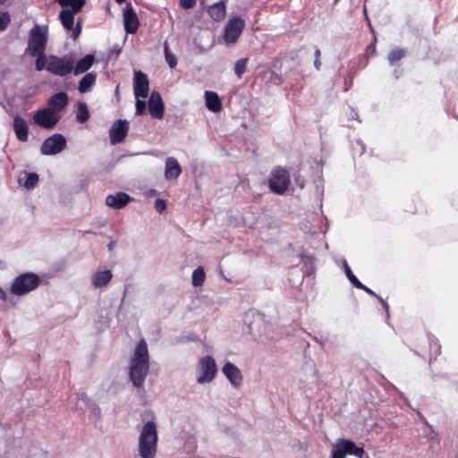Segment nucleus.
<instances>
[{
    "label": "nucleus",
    "mask_w": 458,
    "mask_h": 458,
    "mask_svg": "<svg viewBox=\"0 0 458 458\" xmlns=\"http://www.w3.org/2000/svg\"><path fill=\"white\" fill-rule=\"evenodd\" d=\"M314 66L315 68L318 71L320 70V67H321V62H320V59H315L314 60Z\"/></svg>",
    "instance_id": "46"
},
{
    "label": "nucleus",
    "mask_w": 458,
    "mask_h": 458,
    "mask_svg": "<svg viewBox=\"0 0 458 458\" xmlns=\"http://www.w3.org/2000/svg\"><path fill=\"white\" fill-rule=\"evenodd\" d=\"M303 186H304V183H303V182H301V183L300 184V187H301V188H303Z\"/></svg>",
    "instance_id": "52"
},
{
    "label": "nucleus",
    "mask_w": 458,
    "mask_h": 458,
    "mask_svg": "<svg viewBox=\"0 0 458 458\" xmlns=\"http://www.w3.org/2000/svg\"><path fill=\"white\" fill-rule=\"evenodd\" d=\"M77 13H73V10H62L60 12L59 17L60 21L64 29L67 30H72L74 27V15Z\"/></svg>",
    "instance_id": "23"
},
{
    "label": "nucleus",
    "mask_w": 458,
    "mask_h": 458,
    "mask_svg": "<svg viewBox=\"0 0 458 458\" xmlns=\"http://www.w3.org/2000/svg\"><path fill=\"white\" fill-rule=\"evenodd\" d=\"M131 200V198L127 193L119 191L115 194L107 195L106 198V204L114 209H121Z\"/></svg>",
    "instance_id": "16"
},
{
    "label": "nucleus",
    "mask_w": 458,
    "mask_h": 458,
    "mask_svg": "<svg viewBox=\"0 0 458 458\" xmlns=\"http://www.w3.org/2000/svg\"><path fill=\"white\" fill-rule=\"evenodd\" d=\"M320 50L319 49H316L315 50V53H314V55H315V59H320Z\"/></svg>",
    "instance_id": "47"
},
{
    "label": "nucleus",
    "mask_w": 458,
    "mask_h": 458,
    "mask_svg": "<svg viewBox=\"0 0 458 458\" xmlns=\"http://www.w3.org/2000/svg\"><path fill=\"white\" fill-rule=\"evenodd\" d=\"M371 31L373 32V40L366 48V54L368 55H374L376 54L377 37H376L375 31L372 28H371Z\"/></svg>",
    "instance_id": "39"
},
{
    "label": "nucleus",
    "mask_w": 458,
    "mask_h": 458,
    "mask_svg": "<svg viewBox=\"0 0 458 458\" xmlns=\"http://www.w3.org/2000/svg\"><path fill=\"white\" fill-rule=\"evenodd\" d=\"M66 146L65 138L59 133L47 138L40 147L43 155L50 156L60 153Z\"/></svg>",
    "instance_id": "9"
},
{
    "label": "nucleus",
    "mask_w": 458,
    "mask_h": 458,
    "mask_svg": "<svg viewBox=\"0 0 458 458\" xmlns=\"http://www.w3.org/2000/svg\"><path fill=\"white\" fill-rule=\"evenodd\" d=\"M118 4H123L124 3L126 0H115Z\"/></svg>",
    "instance_id": "51"
},
{
    "label": "nucleus",
    "mask_w": 458,
    "mask_h": 458,
    "mask_svg": "<svg viewBox=\"0 0 458 458\" xmlns=\"http://www.w3.org/2000/svg\"><path fill=\"white\" fill-rule=\"evenodd\" d=\"M259 76L266 80L267 82L272 83L275 85H280L283 83L282 75L276 73L271 69L265 70L260 72Z\"/></svg>",
    "instance_id": "27"
},
{
    "label": "nucleus",
    "mask_w": 458,
    "mask_h": 458,
    "mask_svg": "<svg viewBox=\"0 0 458 458\" xmlns=\"http://www.w3.org/2000/svg\"><path fill=\"white\" fill-rule=\"evenodd\" d=\"M94 61H95V57L93 55H91V54L86 55L77 63V64L75 66L73 65V70H72L73 73L75 75H79L83 72H86L87 71H89L91 68Z\"/></svg>",
    "instance_id": "22"
},
{
    "label": "nucleus",
    "mask_w": 458,
    "mask_h": 458,
    "mask_svg": "<svg viewBox=\"0 0 458 458\" xmlns=\"http://www.w3.org/2000/svg\"><path fill=\"white\" fill-rule=\"evenodd\" d=\"M406 55V50L400 47L393 48L388 55L387 60L391 65H394L397 62L403 59Z\"/></svg>",
    "instance_id": "29"
},
{
    "label": "nucleus",
    "mask_w": 458,
    "mask_h": 458,
    "mask_svg": "<svg viewBox=\"0 0 458 458\" xmlns=\"http://www.w3.org/2000/svg\"><path fill=\"white\" fill-rule=\"evenodd\" d=\"M148 112L153 118L161 119L164 116V103L158 92L153 91L148 99Z\"/></svg>",
    "instance_id": "14"
},
{
    "label": "nucleus",
    "mask_w": 458,
    "mask_h": 458,
    "mask_svg": "<svg viewBox=\"0 0 458 458\" xmlns=\"http://www.w3.org/2000/svg\"><path fill=\"white\" fill-rule=\"evenodd\" d=\"M205 281V272L202 267H199L192 273L193 286H201Z\"/></svg>",
    "instance_id": "33"
},
{
    "label": "nucleus",
    "mask_w": 458,
    "mask_h": 458,
    "mask_svg": "<svg viewBox=\"0 0 458 458\" xmlns=\"http://www.w3.org/2000/svg\"><path fill=\"white\" fill-rule=\"evenodd\" d=\"M59 4L63 7H71L73 13H79L81 11L85 4V0H56Z\"/></svg>",
    "instance_id": "28"
},
{
    "label": "nucleus",
    "mask_w": 458,
    "mask_h": 458,
    "mask_svg": "<svg viewBox=\"0 0 458 458\" xmlns=\"http://www.w3.org/2000/svg\"><path fill=\"white\" fill-rule=\"evenodd\" d=\"M89 112L88 110V106H87L86 103L80 102L78 110H77V114H76V120L80 123H84L85 122H87L89 120Z\"/></svg>",
    "instance_id": "31"
},
{
    "label": "nucleus",
    "mask_w": 458,
    "mask_h": 458,
    "mask_svg": "<svg viewBox=\"0 0 458 458\" xmlns=\"http://www.w3.org/2000/svg\"><path fill=\"white\" fill-rule=\"evenodd\" d=\"M129 131V123L125 120H118L110 129V141L117 144L124 140Z\"/></svg>",
    "instance_id": "12"
},
{
    "label": "nucleus",
    "mask_w": 458,
    "mask_h": 458,
    "mask_svg": "<svg viewBox=\"0 0 458 458\" xmlns=\"http://www.w3.org/2000/svg\"><path fill=\"white\" fill-rule=\"evenodd\" d=\"M7 293L4 291V288H0V300L6 301Z\"/></svg>",
    "instance_id": "45"
},
{
    "label": "nucleus",
    "mask_w": 458,
    "mask_h": 458,
    "mask_svg": "<svg viewBox=\"0 0 458 458\" xmlns=\"http://www.w3.org/2000/svg\"><path fill=\"white\" fill-rule=\"evenodd\" d=\"M136 114H143L146 111V103L143 99H137L136 101Z\"/></svg>",
    "instance_id": "41"
},
{
    "label": "nucleus",
    "mask_w": 458,
    "mask_h": 458,
    "mask_svg": "<svg viewBox=\"0 0 458 458\" xmlns=\"http://www.w3.org/2000/svg\"><path fill=\"white\" fill-rule=\"evenodd\" d=\"M291 177L289 171L282 166L274 168L268 179V186L272 192L282 195L289 188Z\"/></svg>",
    "instance_id": "3"
},
{
    "label": "nucleus",
    "mask_w": 458,
    "mask_h": 458,
    "mask_svg": "<svg viewBox=\"0 0 458 458\" xmlns=\"http://www.w3.org/2000/svg\"><path fill=\"white\" fill-rule=\"evenodd\" d=\"M40 279L34 273H24L16 277L11 286H38Z\"/></svg>",
    "instance_id": "18"
},
{
    "label": "nucleus",
    "mask_w": 458,
    "mask_h": 458,
    "mask_svg": "<svg viewBox=\"0 0 458 458\" xmlns=\"http://www.w3.org/2000/svg\"><path fill=\"white\" fill-rule=\"evenodd\" d=\"M196 4V0H180V5L184 9L192 8Z\"/></svg>",
    "instance_id": "43"
},
{
    "label": "nucleus",
    "mask_w": 458,
    "mask_h": 458,
    "mask_svg": "<svg viewBox=\"0 0 458 458\" xmlns=\"http://www.w3.org/2000/svg\"><path fill=\"white\" fill-rule=\"evenodd\" d=\"M96 74L89 72L80 81L78 89L81 93L88 92L96 82Z\"/></svg>",
    "instance_id": "25"
},
{
    "label": "nucleus",
    "mask_w": 458,
    "mask_h": 458,
    "mask_svg": "<svg viewBox=\"0 0 458 458\" xmlns=\"http://www.w3.org/2000/svg\"><path fill=\"white\" fill-rule=\"evenodd\" d=\"M182 174V168L174 157H168L165 160V177L167 180L177 179Z\"/></svg>",
    "instance_id": "19"
},
{
    "label": "nucleus",
    "mask_w": 458,
    "mask_h": 458,
    "mask_svg": "<svg viewBox=\"0 0 458 458\" xmlns=\"http://www.w3.org/2000/svg\"><path fill=\"white\" fill-rule=\"evenodd\" d=\"M149 372V354L144 339L138 342L131 358L129 377L132 385L140 388Z\"/></svg>",
    "instance_id": "1"
},
{
    "label": "nucleus",
    "mask_w": 458,
    "mask_h": 458,
    "mask_svg": "<svg viewBox=\"0 0 458 458\" xmlns=\"http://www.w3.org/2000/svg\"><path fill=\"white\" fill-rule=\"evenodd\" d=\"M32 119L33 123L38 126L50 130L59 122L60 115L54 114L51 109L41 108L33 114Z\"/></svg>",
    "instance_id": "8"
},
{
    "label": "nucleus",
    "mask_w": 458,
    "mask_h": 458,
    "mask_svg": "<svg viewBox=\"0 0 458 458\" xmlns=\"http://www.w3.org/2000/svg\"><path fill=\"white\" fill-rule=\"evenodd\" d=\"M217 367L215 359L209 355L202 357L197 367V382L205 384L211 382L216 376Z\"/></svg>",
    "instance_id": "6"
},
{
    "label": "nucleus",
    "mask_w": 458,
    "mask_h": 458,
    "mask_svg": "<svg viewBox=\"0 0 458 458\" xmlns=\"http://www.w3.org/2000/svg\"><path fill=\"white\" fill-rule=\"evenodd\" d=\"M35 288H9L10 293L17 296L24 295Z\"/></svg>",
    "instance_id": "40"
},
{
    "label": "nucleus",
    "mask_w": 458,
    "mask_h": 458,
    "mask_svg": "<svg viewBox=\"0 0 458 458\" xmlns=\"http://www.w3.org/2000/svg\"><path fill=\"white\" fill-rule=\"evenodd\" d=\"M208 13L215 21H224L226 15L225 3L224 1H220L210 5L208 9Z\"/></svg>",
    "instance_id": "20"
},
{
    "label": "nucleus",
    "mask_w": 458,
    "mask_h": 458,
    "mask_svg": "<svg viewBox=\"0 0 458 458\" xmlns=\"http://www.w3.org/2000/svg\"><path fill=\"white\" fill-rule=\"evenodd\" d=\"M72 30V38L73 39L78 38L81 32V26L80 22H78L76 27L73 28Z\"/></svg>",
    "instance_id": "44"
},
{
    "label": "nucleus",
    "mask_w": 458,
    "mask_h": 458,
    "mask_svg": "<svg viewBox=\"0 0 458 458\" xmlns=\"http://www.w3.org/2000/svg\"><path fill=\"white\" fill-rule=\"evenodd\" d=\"M11 23V16L8 12H0V32L5 30Z\"/></svg>",
    "instance_id": "37"
},
{
    "label": "nucleus",
    "mask_w": 458,
    "mask_h": 458,
    "mask_svg": "<svg viewBox=\"0 0 458 458\" xmlns=\"http://www.w3.org/2000/svg\"><path fill=\"white\" fill-rule=\"evenodd\" d=\"M123 24L124 30L128 34H134L139 29V19L131 3L126 4L123 11Z\"/></svg>",
    "instance_id": "11"
},
{
    "label": "nucleus",
    "mask_w": 458,
    "mask_h": 458,
    "mask_svg": "<svg viewBox=\"0 0 458 458\" xmlns=\"http://www.w3.org/2000/svg\"><path fill=\"white\" fill-rule=\"evenodd\" d=\"M343 444H345L347 454L354 455L358 458H369V456L365 453L363 447L357 446L352 440L344 439Z\"/></svg>",
    "instance_id": "24"
},
{
    "label": "nucleus",
    "mask_w": 458,
    "mask_h": 458,
    "mask_svg": "<svg viewBox=\"0 0 458 458\" xmlns=\"http://www.w3.org/2000/svg\"><path fill=\"white\" fill-rule=\"evenodd\" d=\"M343 441H344V438H339L336 444L334 445L331 458H345L347 452L345 444H343Z\"/></svg>",
    "instance_id": "30"
},
{
    "label": "nucleus",
    "mask_w": 458,
    "mask_h": 458,
    "mask_svg": "<svg viewBox=\"0 0 458 458\" xmlns=\"http://www.w3.org/2000/svg\"><path fill=\"white\" fill-rule=\"evenodd\" d=\"M248 62H249V58H247V57L241 58L236 61V63L234 64V73L236 74V76L239 79H241L242 77L243 73L246 72Z\"/></svg>",
    "instance_id": "32"
},
{
    "label": "nucleus",
    "mask_w": 458,
    "mask_h": 458,
    "mask_svg": "<svg viewBox=\"0 0 458 458\" xmlns=\"http://www.w3.org/2000/svg\"><path fill=\"white\" fill-rule=\"evenodd\" d=\"M381 302H382V304L384 305V307H385L386 309H387V308H388V306H387V303H386V302H385V301H382V300H381Z\"/></svg>",
    "instance_id": "50"
},
{
    "label": "nucleus",
    "mask_w": 458,
    "mask_h": 458,
    "mask_svg": "<svg viewBox=\"0 0 458 458\" xmlns=\"http://www.w3.org/2000/svg\"><path fill=\"white\" fill-rule=\"evenodd\" d=\"M154 207L158 213H162L166 208V202L163 199H157Z\"/></svg>",
    "instance_id": "42"
},
{
    "label": "nucleus",
    "mask_w": 458,
    "mask_h": 458,
    "mask_svg": "<svg viewBox=\"0 0 458 458\" xmlns=\"http://www.w3.org/2000/svg\"><path fill=\"white\" fill-rule=\"evenodd\" d=\"M47 43V27L35 24L30 31L28 49L31 55L43 54Z\"/></svg>",
    "instance_id": "4"
},
{
    "label": "nucleus",
    "mask_w": 458,
    "mask_h": 458,
    "mask_svg": "<svg viewBox=\"0 0 458 458\" xmlns=\"http://www.w3.org/2000/svg\"><path fill=\"white\" fill-rule=\"evenodd\" d=\"M38 175L36 173H27L23 186L26 189H33L38 182Z\"/></svg>",
    "instance_id": "35"
},
{
    "label": "nucleus",
    "mask_w": 458,
    "mask_h": 458,
    "mask_svg": "<svg viewBox=\"0 0 458 458\" xmlns=\"http://www.w3.org/2000/svg\"><path fill=\"white\" fill-rule=\"evenodd\" d=\"M363 289H364L367 293H369V294H374L370 288L366 287V288H363Z\"/></svg>",
    "instance_id": "48"
},
{
    "label": "nucleus",
    "mask_w": 458,
    "mask_h": 458,
    "mask_svg": "<svg viewBox=\"0 0 458 458\" xmlns=\"http://www.w3.org/2000/svg\"><path fill=\"white\" fill-rule=\"evenodd\" d=\"M164 48H165V60H166L168 65L171 68H174L177 64V59H176L175 55L170 52L168 45L166 43H165Z\"/></svg>",
    "instance_id": "36"
},
{
    "label": "nucleus",
    "mask_w": 458,
    "mask_h": 458,
    "mask_svg": "<svg viewBox=\"0 0 458 458\" xmlns=\"http://www.w3.org/2000/svg\"><path fill=\"white\" fill-rule=\"evenodd\" d=\"M338 0H335V2H337Z\"/></svg>",
    "instance_id": "53"
},
{
    "label": "nucleus",
    "mask_w": 458,
    "mask_h": 458,
    "mask_svg": "<svg viewBox=\"0 0 458 458\" xmlns=\"http://www.w3.org/2000/svg\"><path fill=\"white\" fill-rule=\"evenodd\" d=\"M222 372L234 387L238 388L242 384L241 370L233 363L225 362L222 368Z\"/></svg>",
    "instance_id": "13"
},
{
    "label": "nucleus",
    "mask_w": 458,
    "mask_h": 458,
    "mask_svg": "<svg viewBox=\"0 0 458 458\" xmlns=\"http://www.w3.org/2000/svg\"><path fill=\"white\" fill-rule=\"evenodd\" d=\"M13 128L15 133L16 138L21 141L26 142L29 139V126L27 124L26 120L20 116L16 115L13 117Z\"/></svg>",
    "instance_id": "15"
},
{
    "label": "nucleus",
    "mask_w": 458,
    "mask_h": 458,
    "mask_svg": "<svg viewBox=\"0 0 458 458\" xmlns=\"http://www.w3.org/2000/svg\"><path fill=\"white\" fill-rule=\"evenodd\" d=\"M47 105L48 109L57 114L68 105V96L65 92L55 93L48 99Z\"/></svg>",
    "instance_id": "17"
},
{
    "label": "nucleus",
    "mask_w": 458,
    "mask_h": 458,
    "mask_svg": "<svg viewBox=\"0 0 458 458\" xmlns=\"http://www.w3.org/2000/svg\"><path fill=\"white\" fill-rule=\"evenodd\" d=\"M8 0H0V5H4Z\"/></svg>",
    "instance_id": "49"
},
{
    "label": "nucleus",
    "mask_w": 458,
    "mask_h": 458,
    "mask_svg": "<svg viewBox=\"0 0 458 458\" xmlns=\"http://www.w3.org/2000/svg\"><path fill=\"white\" fill-rule=\"evenodd\" d=\"M344 268L346 276L350 280V282L352 284L353 286H365L362 283L360 282V280L353 275L351 267L347 264L346 261L344 262Z\"/></svg>",
    "instance_id": "34"
},
{
    "label": "nucleus",
    "mask_w": 458,
    "mask_h": 458,
    "mask_svg": "<svg viewBox=\"0 0 458 458\" xmlns=\"http://www.w3.org/2000/svg\"><path fill=\"white\" fill-rule=\"evenodd\" d=\"M34 56H37V61H36V69L38 71H42L43 69H47V62L48 60H47V57L45 55V52H43V54H35Z\"/></svg>",
    "instance_id": "38"
},
{
    "label": "nucleus",
    "mask_w": 458,
    "mask_h": 458,
    "mask_svg": "<svg viewBox=\"0 0 458 458\" xmlns=\"http://www.w3.org/2000/svg\"><path fill=\"white\" fill-rule=\"evenodd\" d=\"M133 92L137 98H146L149 90L148 76L141 71L134 72Z\"/></svg>",
    "instance_id": "10"
},
{
    "label": "nucleus",
    "mask_w": 458,
    "mask_h": 458,
    "mask_svg": "<svg viewBox=\"0 0 458 458\" xmlns=\"http://www.w3.org/2000/svg\"><path fill=\"white\" fill-rule=\"evenodd\" d=\"M74 63L75 60L72 55H64L62 57L50 55L47 70L54 75L64 77L72 72Z\"/></svg>",
    "instance_id": "5"
},
{
    "label": "nucleus",
    "mask_w": 458,
    "mask_h": 458,
    "mask_svg": "<svg viewBox=\"0 0 458 458\" xmlns=\"http://www.w3.org/2000/svg\"><path fill=\"white\" fill-rule=\"evenodd\" d=\"M112 274L109 270L98 271L93 277L94 286H106L111 280Z\"/></svg>",
    "instance_id": "26"
},
{
    "label": "nucleus",
    "mask_w": 458,
    "mask_h": 458,
    "mask_svg": "<svg viewBox=\"0 0 458 458\" xmlns=\"http://www.w3.org/2000/svg\"><path fill=\"white\" fill-rule=\"evenodd\" d=\"M205 100L207 108L214 113L220 112L222 109V103L216 92L207 90L205 92Z\"/></svg>",
    "instance_id": "21"
},
{
    "label": "nucleus",
    "mask_w": 458,
    "mask_h": 458,
    "mask_svg": "<svg viewBox=\"0 0 458 458\" xmlns=\"http://www.w3.org/2000/svg\"><path fill=\"white\" fill-rule=\"evenodd\" d=\"M157 430L154 421L142 427L139 437V454L141 458H155L157 451Z\"/></svg>",
    "instance_id": "2"
},
{
    "label": "nucleus",
    "mask_w": 458,
    "mask_h": 458,
    "mask_svg": "<svg viewBox=\"0 0 458 458\" xmlns=\"http://www.w3.org/2000/svg\"><path fill=\"white\" fill-rule=\"evenodd\" d=\"M245 28L244 21L240 17L231 18L225 27L224 39L227 44H235Z\"/></svg>",
    "instance_id": "7"
}]
</instances>
